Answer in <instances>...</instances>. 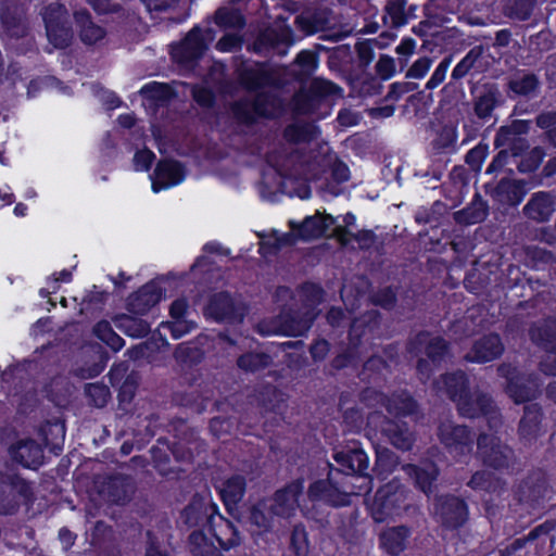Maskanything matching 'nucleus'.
I'll return each mask as SVG.
<instances>
[{
	"label": "nucleus",
	"instance_id": "nucleus-1",
	"mask_svg": "<svg viewBox=\"0 0 556 556\" xmlns=\"http://www.w3.org/2000/svg\"><path fill=\"white\" fill-rule=\"evenodd\" d=\"M323 49V45L318 43L312 50H300L290 64H280V94L287 91L288 86H298L287 103L280 98V116L286 110L294 118L312 117L316 121H323L331 114L343 89L328 78L314 77L320 63L319 51Z\"/></svg>",
	"mask_w": 556,
	"mask_h": 556
},
{
	"label": "nucleus",
	"instance_id": "nucleus-2",
	"mask_svg": "<svg viewBox=\"0 0 556 556\" xmlns=\"http://www.w3.org/2000/svg\"><path fill=\"white\" fill-rule=\"evenodd\" d=\"M242 85L251 91H256L253 100H240L232 104L231 110L235 117L244 124L254 121L255 115L271 116L277 109V99L271 94L275 86L273 78L260 68H245L240 76Z\"/></svg>",
	"mask_w": 556,
	"mask_h": 556
},
{
	"label": "nucleus",
	"instance_id": "nucleus-3",
	"mask_svg": "<svg viewBox=\"0 0 556 556\" xmlns=\"http://www.w3.org/2000/svg\"><path fill=\"white\" fill-rule=\"evenodd\" d=\"M444 390L450 400L456 404L458 415L466 418H493L497 414L491 395L483 391L471 392L468 376L456 369L441 377Z\"/></svg>",
	"mask_w": 556,
	"mask_h": 556
},
{
	"label": "nucleus",
	"instance_id": "nucleus-4",
	"mask_svg": "<svg viewBox=\"0 0 556 556\" xmlns=\"http://www.w3.org/2000/svg\"><path fill=\"white\" fill-rule=\"evenodd\" d=\"M477 456L486 468L500 472L514 473L518 465L515 450L489 433L477 438Z\"/></svg>",
	"mask_w": 556,
	"mask_h": 556
},
{
	"label": "nucleus",
	"instance_id": "nucleus-5",
	"mask_svg": "<svg viewBox=\"0 0 556 556\" xmlns=\"http://www.w3.org/2000/svg\"><path fill=\"white\" fill-rule=\"evenodd\" d=\"M434 521L446 531H458L469 521L468 503L455 494H440L432 503Z\"/></svg>",
	"mask_w": 556,
	"mask_h": 556
},
{
	"label": "nucleus",
	"instance_id": "nucleus-6",
	"mask_svg": "<svg viewBox=\"0 0 556 556\" xmlns=\"http://www.w3.org/2000/svg\"><path fill=\"white\" fill-rule=\"evenodd\" d=\"M299 293L303 304L311 312L306 314L303 320L295 321L294 318L285 319L280 311V336H298L308 330L316 318L315 311L325 296V291L319 282H302Z\"/></svg>",
	"mask_w": 556,
	"mask_h": 556
},
{
	"label": "nucleus",
	"instance_id": "nucleus-7",
	"mask_svg": "<svg viewBox=\"0 0 556 556\" xmlns=\"http://www.w3.org/2000/svg\"><path fill=\"white\" fill-rule=\"evenodd\" d=\"M437 437L447 453L459 460L473 451L475 433L468 426L443 420L437 427Z\"/></svg>",
	"mask_w": 556,
	"mask_h": 556
},
{
	"label": "nucleus",
	"instance_id": "nucleus-8",
	"mask_svg": "<svg viewBox=\"0 0 556 556\" xmlns=\"http://www.w3.org/2000/svg\"><path fill=\"white\" fill-rule=\"evenodd\" d=\"M407 489L400 479L394 478L382 484L374 498V513L376 520L383 521L388 518L399 516L405 509Z\"/></svg>",
	"mask_w": 556,
	"mask_h": 556
},
{
	"label": "nucleus",
	"instance_id": "nucleus-9",
	"mask_svg": "<svg viewBox=\"0 0 556 556\" xmlns=\"http://www.w3.org/2000/svg\"><path fill=\"white\" fill-rule=\"evenodd\" d=\"M497 375L506 380L505 392L510 400L519 405L535 399L538 389L531 376L518 370L509 363H503L497 367Z\"/></svg>",
	"mask_w": 556,
	"mask_h": 556
},
{
	"label": "nucleus",
	"instance_id": "nucleus-10",
	"mask_svg": "<svg viewBox=\"0 0 556 556\" xmlns=\"http://www.w3.org/2000/svg\"><path fill=\"white\" fill-rule=\"evenodd\" d=\"M48 40L56 49L68 47L73 39V30L64 5L52 2L42 12Z\"/></svg>",
	"mask_w": 556,
	"mask_h": 556
},
{
	"label": "nucleus",
	"instance_id": "nucleus-11",
	"mask_svg": "<svg viewBox=\"0 0 556 556\" xmlns=\"http://www.w3.org/2000/svg\"><path fill=\"white\" fill-rule=\"evenodd\" d=\"M0 35L8 40H17L28 35L25 10L18 0L0 2Z\"/></svg>",
	"mask_w": 556,
	"mask_h": 556
},
{
	"label": "nucleus",
	"instance_id": "nucleus-12",
	"mask_svg": "<svg viewBox=\"0 0 556 556\" xmlns=\"http://www.w3.org/2000/svg\"><path fill=\"white\" fill-rule=\"evenodd\" d=\"M94 489L102 502L125 504L131 500L136 491V484L134 479L128 476L115 475L97 479Z\"/></svg>",
	"mask_w": 556,
	"mask_h": 556
},
{
	"label": "nucleus",
	"instance_id": "nucleus-13",
	"mask_svg": "<svg viewBox=\"0 0 556 556\" xmlns=\"http://www.w3.org/2000/svg\"><path fill=\"white\" fill-rule=\"evenodd\" d=\"M247 308L242 302L235 301L229 293L218 292L213 294L204 308V315L216 321H241Z\"/></svg>",
	"mask_w": 556,
	"mask_h": 556
},
{
	"label": "nucleus",
	"instance_id": "nucleus-14",
	"mask_svg": "<svg viewBox=\"0 0 556 556\" xmlns=\"http://www.w3.org/2000/svg\"><path fill=\"white\" fill-rule=\"evenodd\" d=\"M217 514V506L210 497L195 494L181 511L180 520L188 528L211 527Z\"/></svg>",
	"mask_w": 556,
	"mask_h": 556
},
{
	"label": "nucleus",
	"instance_id": "nucleus-15",
	"mask_svg": "<svg viewBox=\"0 0 556 556\" xmlns=\"http://www.w3.org/2000/svg\"><path fill=\"white\" fill-rule=\"evenodd\" d=\"M336 217L331 214L317 212L305 216L301 222L290 220L291 232L298 240L311 242L326 236L330 225H334Z\"/></svg>",
	"mask_w": 556,
	"mask_h": 556
},
{
	"label": "nucleus",
	"instance_id": "nucleus-16",
	"mask_svg": "<svg viewBox=\"0 0 556 556\" xmlns=\"http://www.w3.org/2000/svg\"><path fill=\"white\" fill-rule=\"evenodd\" d=\"M530 187L523 179L502 178L495 186L485 185V192L500 204L518 206L527 195Z\"/></svg>",
	"mask_w": 556,
	"mask_h": 556
},
{
	"label": "nucleus",
	"instance_id": "nucleus-17",
	"mask_svg": "<svg viewBox=\"0 0 556 556\" xmlns=\"http://www.w3.org/2000/svg\"><path fill=\"white\" fill-rule=\"evenodd\" d=\"M483 54L484 47L476 45L457 62L452 71L451 81L441 89L442 100H445L452 92H455L458 87L462 89V86H457V83L471 71L481 72Z\"/></svg>",
	"mask_w": 556,
	"mask_h": 556
},
{
	"label": "nucleus",
	"instance_id": "nucleus-18",
	"mask_svg": "<svg viewBox=\"0 0 556 556\" xmlns=\"http://www.w3.org/2000/svg\"><path fill=\"white\" fill-rule=\"evenodd\" d=\"M307 496L312 502H321L332 507H345L351 504V495L341 491L330 478L311 482Z\"/></svg>",
	"mask_w": 556,
	"mask_h": 556
},
{
	"label": "nucleus",
	"instance_id": "nucleus-19",
	"mask_svg": "<svg viewBox=\"0 0 556 556\" xmlns=\"http://www.w3.org/2000/svg\"><path fill=\"white\" fill-rule=\"evenodd\" d=\"M472 94V110L477 118L483 122L491 119L495 108L502 103V93L496 84L486 83L481 88L470 89Z\"/></svg>",
	"mask_w": 556,
	"mask_h": 556
},
{
	"label": "nucleus",
	"instance_id": "nucleus-20",
	"mask_svg": "<svg viewBox=\"0 0 556 556\" xmlns=\"http://www.w3.org/2000/svg\"><path fill=\"white\" fill-rule=\"evenodd\" d=\"M504 353L502 338L496 332H489L477 339L465 359L470 363L484 364L496 359Z\"/></svg>",
	"mask_w": 556,
	"mask_h": 556
},
{
	"label": "nucleus",
	"instance_id": "nucleus-21",
	"mask_svg": "<svg viewBox=\"0 0 556 556\" xmlns=\"http://www.w3.org/2000/svg\"><path fill=\"white\" fill-rule=\"evenodd\" d=\"M333 460L339 465L340 471L348 476H368L369 456L359 446H353L333 453Z\"/></svg>",
	"mask_w": 556,
	"mask_h": 556
},
{
	"label": "nucleus",
	"instance_id": "nucleus-22",
	"mask_svg": "<svg viewBox=\"0 0 556 556\" xmlns=\"http://www.w3.org/2000/svg\"><path fill=\"white\" fill-rule=\"evenodd\" d=\"M345 78L350 92L359 98L379 96L383 89L377 76L367 70H350Z\"/></svg>",
	"mask_w": 556,
	"mask_h": 556
},
{
	"label": "nucleus",
	"instance_id": "nucleus-23",
	"mask_svg": "<svg viewBox=\"0 0 556 556\" xmlns=\"http://www.w3.org/2000/svg\"><path fill=\"white\" fill-rule=\"evenodd\" d=\"M278 516V492L253 505L250 509L249 520L257 528L258 533H265L273 529Z\"/></svg>",
	"mask_w": 556,
	"mask_h": 556
},
{
	"label": "nucleus",
	"instance_id": "nucleus-24",
	"mask_svg": "<svg viewBox=\"0 0 556 556\" xmlns=\"http://www.w3.org/2000/svg\"><path fill=\"white\" fill-rule=\"evenodd\" d=\"M381 433L390 444L402 451L412 450L416 440L408 422L402 419L384 418L381 424Z\"/></svg>",
	"mask_w": 556,
	"mask_h": 556
},
{
	"label": "nucleus",
	"instance_id": "nucleus-25",
	"mask_svg": "<svg viewBox=\"0 0 556 556\" xmlns=\"http://www.w3.org/2000/svg\"><path fill=\"white\" fill-rule=\"evenodd\" d=\"M207 46L199 27L191 29L182 42L172 50L173 58L179 63L188 64L201 58Z\"/></svg>",
	"mask_w": 556,
	"mask_h": 556
},
{
	"label": "nucleus",
	"instance_id": "nucleus-26",
	"mask_svg": "<svg viewBox=\"0 0 556 556\" xmlns=\"http://www.w3.org/2000/svg\"><path fill=\"white\" fill-rule=\"evenodd\" d=\"M410 534V529L405 525L388 527L378 535L379 547L389 556H400L407 549Z\"/></svg>",
	"mask_w": 556,
	"mask_h": 556
},
{
	"label": "nucleus",
	"instance_id": "nucleus-27",
	"mask_svg": "<svg viewBox=\"0 0 556 556\" xmlns=\"http://www.w3.org/2000/svg\"><path fill=\"white\" fill-rule=\"evenodd\" d=\"M382 406L396 418L415 415L419 409L418 402L406 389L383 395Z\"/></svg>",
	"mask_w": 556,
	"mask_h": 556
},
{
	"label": "nucleus",
	"instance_id": "nucleus-28",
	"mask_svg": "<svg viewBox=\"0 0 556 556\" xmlns=\"http://www.w3.org/2000/svg\"><path fill=\"white\" fill-rule=\"evenodd\" d=\"M185 170L180 163L173 160L160 161L152 175V189L159 192L164 188L175 186L182 181Z\"/></svg>",
	"mask_w": 556,
	"mask_h": 556
},
{
	"label": "nucleus",
	"instance_id": "nucleus-29",
	"mask_svg": "<svg viewBox=\"0 0 556 556\" xmlns=\"http://www.w3.org/2000/svg\"><path fill=\"white\" fill-rule=\"evenodd\" d=\"M206 341L207 337L201 334L193 341L179 343L173 352L174 359L182 369H189L199 365L205 356V351L202 346Z\"/></svg>",
	"mask_w": 556,
	"mask_h": 556
},
{
	"label": "nucleus",
	"instance_id": "nucleus-30",
	"mask_svg": "<svg viewBox=\"0 0 556 556\" xmlns=\"http://www.w3.org/2000/svg\"><path fill=\"white\" fill-rule=\"evenodd\" d=\"M544 413L542 407L536 404H527L523 407V414L518 424V435L520 440L532 442L538 439L541 431Z\"/></svg>",
	"mask_w": 556,
	"mask_h": 556
},
{
	"label": "nucleus",
	"instance_id": "nucleus-31",
	"mask_svg": "<svg viewBox=\"0 0 556 556\" xmlns=\"http://www.w3.org/2000/svg\"><path fill=\"white\" fill-rule=\"evenodd\" d=\"M162 298V291L157 285L150 282L140 288L136 293L128 298L127 309L136 315H144Z\"/></svg>",
	"mask_w": 556,
	"mask_h": 556
},
{
	"label": "nucleus",
	"instance_id": "nucleus-32",
	"mask_svg": "<svg viewBox=\"0 0 556 556\" xmlns=\"http://www.w3.org/2000/svg\"><path fill=\"white\" fill-rule=\"evenodd\" d=\"M320 136V127L313 122L298 121L289 124L282 131V138L291 144H308Z\"/></svg>",
	"mask_w": 556,
	"mask_h": 556
},
{
	"label": "nucleus",
	"instance_id": "nucleus-33",
	"mask_svg": "<svg viewBox=\"0 0 556 556\" xmlns=\"http://www.w3.org/2000/svg\"><path fill=\"white\" fill-rule=\"evenodd\" d=\"M406 472L414 480L415 488L426 495L433 493V484L439 476V468L433 462L419 465H406Z\"/></svg>",
	"mask_w": 556,
	"mask_h": 556
},
{
	"label": "nucleus",
	"instance_id": "nucleus-34",
	"mask_svg": "<svg viewBox=\"0 0 556 556\" xmlns=\"http://www.w3.org/2000/svg\"><path fill=\"white\" fill-rule=\"evenodd\" d=\"M12 458L24 467H37L43 459L42 447L31 439L20 440L10 447Z\"/></svg>",
	"mask_w": 556,
	"mask_h": 556
},
{
	"label": "nucleus",
	"instance_id": "nucleus-35",
	"mask_svg": "<svg viewBox=\"0 0 556 556\" xmlns=\"http://www.w3.org/2000/svg\"><path fill=\"white\" fill-rule=\"evenodd\" d=\"M379 327V315L367 314L359 318H355L348 329V345L352 349L359 351L364 339L368 334H372L374 331Z\"/></svg>",
	"mask_w": 556,
	"mask_h": 556
},
{
	"label": "nucleus",
	"instance_id": "nucleus-36",
	"mask_svg": "<svg viewBox=\"0 0 556 556\" xmlns=\"http://www.w3.org/2000/svg\"><path fill=\"white\" fill-rule=\"evenodd\" d=\"M490 206L483 200L481 193L475 192L471 202L454 213V219L458 225H477L488 218Z\"/></svg>",
	"mask_w": 556,
	"mask_h": 556
},
{
	"label": "nucleus",
	"instance_id": "nucleus-37",
	"mask_svg": "<svg viewBox=\"0 0 556 556\" xmlns=\"http://www.w3.org/2000/svg\"><path fill=\"white\" fill-rule=\"evenodd\" d=\"M541 89L540 77L533 72L515 75L507 83V91L510 98L523 97L531 99L538 96Z\"/></svg>",
	"mask_w": 556,
	"mask_h": 556
},
{
	"label": "nucleus",
	"instance_id": "nucleus-38",
	"mask_svg": "<svg viewBox=\"0 0 556 556\" xmlns=\"http://www.w3.org/2000/svg\"><path fill=\"white\" fill-rule=\"evenodd\" d=\"M525 216L538 222H546L554 212L553 200L548 192L539 191L531 195V199L523 206Z\"/></svg>",
	"mask_w": 556,
	"mask_h": 556
},
{
	"label": "nucleus",
	"instance_id": "nucleus-39",
	"mask_svg": "<svg viewBox=\"0 0 556 556\" xmlns=\"http://www.w3.org/2000/svg\"><path fill=\"white\" fill-rule=\"evenodd\" d=\"M531 340L543 351L556 352V317H547L530 329Z\"/></svg>",
	"mask_w": 556,
	"mask_h": 556
},
{
	"label": "nucleus",
	"instance_id": "nucleus-40",
	"mask_svg": "<svg viewBox=\"0 0 556 556\" xmlns=\"http://www.w3.org/2000/svg\"><path fill=\"white\" fill-rule=\"evenodd\" d=\"M74 20L79 28V37L84 43L94 45L105 37V29L92 22L91 14L86 9L75 11Z\"/></svg>",
	"mask_w": 556,
	"mask_h": 556
},
{
	"label": "nucleus",
	"instance_id": "nucleus-41",
	"mask_svg": "<svg viewBox=\"0 0 556 556\" xmlns=\"http://www.w3.org/2000/svg\"><path fill=\"white\" fill-rule=\"evenodd\" d=\"M210 530L217 540L220 547L228 551L240 544V535L238 530L228 519L219 514L216 515L214 522L211 525Z\"/></svg>",
	"mask_w": 556,
	"mask_h": 556
},
{
	"label": "nucleus",
	"instance_id": "nucleus-42",
	"mask_svg": "<svg viewBox=\"0 0 556 556\" xmlns=\"http://www.w3.org/2000/svg\"><path fill=\"white\" fill-rule=\"evenodd\" d=\"M513 132L506 126H502L494 136V147L496 149L504 147L508 141L509 159L515 163L521 155L529 150V143L523 137H514L510 139Z\"/></svg>",
	"mask_w": 556,
	"mask_h": 556
},
{
	"label": "nucleus",
	"instance_id": "nucleus-43",
	"mask_svg": "<svg viewBox=\"0 0 556 556\" xmlns=\"http://www.w3.org/2000/svg\"><path fill=\"white\" fill-rule=\"evenodd\" d=\"M458 130L455 126L444 125L435 134L431 149L434 155H450L457 152Z\"/></svg>",
	"mask_w": 556,
	"mask_h": 556
},
{
	"label": "nucleus",
	"instance_id": "nucleus-44",
	"mask_svg": "<svg viewBox=\"0 0 556 556\" xmlns=\"http://www.w3.org/2000/svg\"><path fill=\"white\" fill-rule=\"evenodd\" d=\"M467 485L472 491L492 495L503 491L504 482L488 470H478L471 475Z\"/></svg>",
	"mask_w": 556,
	"mask_h": 556
},
{
	"label": "nucleus",
	"instance_id": "nucleus-45",
	"mask_svg": "<svg viewBox=\"0 0 556 556\" xmlns=\"http://www.w3.org/2000/svg\"><path fill=\"white\" fill-rule=\"evenodd\" d=\"M333 235L343 245H348L350 239L356 241L362 250H369L377 243V233L369 229L351 232L345 227H336Z\"/></svg>",
	"mask_w": 556,
	"mask_h": 556
},
{
	"label": "nucleus",
	"instance_id": "nucleus-46",
	"mask_svg": "<svg viewBox=\"0 0 556 556\" xmlns=\"http://www.w3.org/2000/svg\"><path fill=\"white\" fill-rule=\"evenodd\" d=\"M278 191V167L273 156H268L267 164L262 170L260 193L264 200L274 201Z\"/></svg>",
	"mask_w": 556,
	"mask_h": 556
},
{
	"label": "nucleus",
	"instance_id": "nucleus-47",
	"mask_svg": "<svg viewBox=\"0 0 556 556\" xmlns=\"http://www.w3.org/2000/svg\"><path fill=\"white\" fill-rule=\"evenodd\" d=\"M113 321L121 331L131 338H143L150 332V325L146 320L127 314L116 315Z\"/></svg>",
	"mask_w": 556,
	"mask_h": 556
},
{
	"label": "nucleus",
	"instance_id": "nucleus-48",
	"mask_svg": "<svg viewBox=\"0 0 556 556\" xmlns=\"http://www.w3.org/2000/svg\"><path fill=\"white\" fill-rule=\"evenodd\" d=\"M327 18L319 12L300 13L294 17V27L302 33L303 36L315 35L327 28Z\"/></svg>",
	"mask_w": 556,
	"mask_h": 556
},
{
	"label": "nucleus",
	"instance_id": "nucleus-49",
	"mask_svg": "<svg viewBox=\"0 0 556 556\" xmlns=\"http://www.w3.org/2000/svg\"><path fill=\"white\" fill-rule=\"evenodd\" d=\"M214 21L222 28L240 30L245 26L241 10L233 4L219 8L214 14Z\"/></svg>",
	"mask_w": 556,
	"mask_h": 556
},
{
	"label": "nucleus",
	"instance_id": "nucleus-50",
	"mask_svg": "<svg viewBox=\"0 0 556 556\" xmlns=\"http://www.w3.org/2000/svg\"><path fill=\"white\" fill-rule=\"evenodd\" d=\"M406 4L405 0H388L382 15L384 25L391 28H400L407 25Z\"/></svg>",
	"mask_w": 556,
	"mask_h": 556
},
{
	"label": "nucleus",
	"instance_id": "nucleus-51",
	"mask_svg": "<svg viewBox=\"0 0 556 556\" xmlns=\"http://www.w3.org/2000/svg\"><path fill=\"white\" fill-rule=\"evenodd\" d=\"M188 549L192 556H224L202 530H194L190 533Z\"/></svg>",
	"mask_w": 556,
	"mask_h": 556
},
{
	"label": "nucleus",
	"instance_id": "nucleus-52",
	"mask_svg": "<svg viewBox=\"0 0 556 556\" xmlns=\"http://www.w3.org/2000/svg\"><path fill=\"white\" fill-rule=\"evenodd\" d=\"M526 256L528 266L534 270H551L556 267V260L553 252L545 248H528Z\"/></svg>",
	"mask_w": 556,
	"mask_h": 556
},
{
	"label": "nucleus",
	"instance_id": "nucleus-53",
	"mask_svg": "<svg viewBox=\"0 0 556 556\" xmlns=\"http://www.w3.org/2000/svg\"><path fill=\"white\" fill-rule=\"evenodd\" d=\"M245 492V479L242 476H233L226 480L219 490L220 496L227 507L238 504Z\"/></svg>",
	"mask_w": 556,
	"mask_h": 556
},
{
	"label": "nucleus",
	"instance_id": "nucleus-54",
	"mask_svg": "<svg viewBox=\"0 0 556 556\" xmlns=\"http://www.w3.org/2000/svg\"><path fill=\"white\" fill-rule=\"evenodd\" d=\"M140 94L155 105H165L175 96V92L168 84L153 81L143 86Z\"/></svg>",
	"mask_w": 556,
	"mask_h": 556
},
{
	"label": "nucleus",
	"instance_id": "nucleus-55",
	"mask_svg": "<svg viewBox=\"0 0 556 556\" xmlns=\"http://www.w3.org/2000/svg\"><path fill=\"white\" fill-rule=\"evenodd\" d=\"M545 156L546 151L544 148L534 147L521 155L517 162H515L517 165V172L520 174L535 173L540 168V165L543 163Z\"/></svg>",
	"mask_w": 556,
	"mask_h": 556
},
{
	"label": "nucleus",
	"instance_id": "nucleus-56",
	"mask_svg": "<svg viewBox=\"0 0 556 556\" xmlns=\"http://www.w3.org/2000/svg\"><path fill=\"white\" fill-rule=\"evenodd\" d=\"M271 361L264 352H249L238 357L237 366L245 372H256L268 367Z\"/></svg>",
	"mask_w": 556,
	"mask_h": 556
},
{
	"label": "nucleus",
	"instance_id": "nucleus-57",
	"mask_svg": "<svg viewBox=\"0 0 556 556\" xmlns=\"http://www.w3.org/2000/svg\"><path fill=\"white\" fill-rule=\"evenodd\" d=\"M289 552L293 556H308L309 539L304 525L298 523L291 529Z\"/></svg>",
	"mask_w": 556,
	"mask_h": 556
},
{
	"label": "nucleus",
	"instance_id": "nucleus-58",
	"mask_svg": "<svg viewBox=\"0 0 556 556\" xmlns=\"http://www.w3.org/2000/svg\"><path fill=\"white\" fill-rule=\"evenodd\" d=\"M85 395L88 403L94 407H104L111 399V392L104 383H87L85 384Z\"/></svg>",
	"mask_w": 556,
	"mask_h": 556
},
{
	"label": "nucleus",
	"instance_id": "nucleus-59",
	"mask_svg": "<svg viewBox=\"0 0 556 556\" xmlns=\"http://www.w3.org/2000/svg\"><path fill=\"white\" fill-rule=\"evenodd\" d=\"M541 489L531 478H525L519 481L515 489V497L519 503H534L541 497Z\"/></svg>",
	"mask_w": 556,
	"mask_h": 556
},
{
	"label": "nucleus",
	"instance_id": "nucleus-60",
	"mask_svg": "<svg viewBox=\"0 0 556 556\" xmlns=\"http://www.w3.org/2000/svg\"><path fill=\"white\" fill-rule=\"evenodd\" d=\"M163 328L169 330L174 339H179L198 328V323L192 317L173 318L162 324Z\"/></svg>",
	"mask_w": 556,
	"mask_h": 556
},
{
	"label": "nucleus",
	"instance_id": "nucleus-61",
	"mask_svg": "<svg viewBox=\"0 0 556 556\" xmlns=\"http://www.w3.org/2000/svg\"><path fill=\"white\" fill-rule=\"evenodd\" d=\"M359 359V351L348 345L341 353L331 358L330 366L333 370H344V368L357 366Z\"/></svg>",
	"mask_w": 556,
	"mask_h": 556
},
{
	"label": "nucleus",
	"instance_id": "nucleus-62",
	"mask_svg": "<svg viewBox=\"0 0 556 556\" xmlns=\"http://www.w3.org/2000/svg\"><path fill=\"white\" fill-rule=\"evenodd\" d=\"M375 70L376 77L382 84L383 81H388V79L392 78L397 73L396 61L388 54H380Z\"/></svg>",
	"mask_w": 556,
	"mask_h": 556
},
{
	"label": "nucleus",
	"instance_id": "nucleus-63",
	"mask_svg": "<svg viewBox=\"0 0 556 556\" xmlns=\"http://www.w3.org/2000/svg\"><path fill=\"white\" fill-rule=\"evenodd\" d=\"M448 352V343L441 336L429 340L425 353L432 363H440Z\"/></svg>",
	"mask_w": 556,
	"mask_h": 556
},
{
	"label": "nucleus",
	"instance_id": "nucleus-64",
	"mask_svg": "<svg viewBox=\"0 0 556 556\" xmlns=\"http://www.w3.org/2000/svg\"><path fill=\"white\" fill-rule=\"evenodd\" d=\"M418 84L412 81H396L389 86L387 94L383 97L384 102H397L404 96L418 89Z\"/></svg>",
	"mask_w": 556,
	"mask_h": 556
}]
</instances>
